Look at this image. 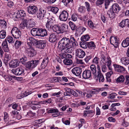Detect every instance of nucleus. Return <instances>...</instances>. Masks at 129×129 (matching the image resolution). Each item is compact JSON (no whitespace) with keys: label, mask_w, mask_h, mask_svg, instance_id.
Masks as SVG:
<instances>
[{"label":"nucleus","mask_w":129,"mask_h":129,"mask_svg":"<svg viewBox=\"0 0 129 129\" xmlns=\"http://www.w3.org/2000/svg\"><path fill=\"white\" fill-rule=\"evenodd\" d=\"M75 43V41L74 37L69 38L65 37L63 38L59 41V45L62 47L63 48L67 47L68 46L71 47L73 44V43Z\"/></svg>","instance_id":"1"},{"label":"nucleus","mask_w":129,"mask_h":129,"mask_svg":"<svg viewBox=\"0 0 129 129\" xmlns=\"http://www.w3.org/2000/svg\"><path fill=\"white\" fill-rule=\"evenodd\" d=\"M39 62V60H34L27 62L26 64V67L29 69H32L35 67Z\"/></svg>","instance_id":"2"},{"label":"nucleus","mask_w":129,"mask_h":129,"mask_svg":"<svg viewBox=\"0 0 129 129\" xmlns=\"http://www.w3.org/2000/svg\"><path fill=\"white\" fill-rule=\"evenodd\" d=\"M11 33L12 36L16 39L19 38L21 35L20 30L16 27H14L13 28Z\"/></svg>","instance_id":"3"},{"label":"nucleus","mask_w":129,"mask_h":129,"mask_svg":"<svg viewBox=\"0 0 129 129\" xmlns=\"http://www.w3.org/2000/svg\"><path fill=\"white\" fill-rule=\"evenodd\" d=\"M46 13V11L45 9L40 8L37 14V18L41 20L46 18L45 17Z\"/></svg>","instance_id":"4"},{"label":"nucleus","mask_w":129,"mask_h":129,"mask_svg":"<svg viewBox=\"0 0 129 129\" xmlns=\"http://www.w3.org/2000/svg\"><path fill=\"white\" fill-rule=\"evenodd\" d=\"M68 16V12L66 11H63L60 13L59 18L61 21H66Z\"/></svg>","instance_id":"5"},{"label":"nucleus","mask_w":129,"mask_h":129,"mask_svg":"<svg viewBox=\"0 0 129 129\" xmlns=\"http://www.w3.org/2000/svg\"><path fill=\"white\" fill-rule=\"evenodd\" d=\"M110 42L115 47H117L119 45V39L116 37L111 36L110 38Z\"/></svg>","instance_id":"6"},{"label":"nucleus","mask_w":129,"mask_h":129,"mask_svg":"<svg viewBox=\"0 0 129 129\" xmlns=\"http://www.w3.org/2000/svg\"><path fill=\"white\" fill-rule=\"evenodd\" d=\"M24 70L21 67L13 69L12 70V72L16 75H20L23 74L24 72Z\"/></svg>","instance_id":"7"},{"label":"nucleus","mask_w":129,"mask_h":129,"mask_svg":"<svg viewBox=\"0 0 129 129\" xmlns=\"http://www.w3.org/2000/svg\"><path fill=\"white\" fill-rule=\"evenodd\" d=\"M115 71L119 73H122L125 71V69L122 66L117 64H114Z\"/></svg>","instance_id":"8"},{"label":"nucleus","mask_w":129,"mask_h":129,"mask_svg":"<svg viewBox=\"0 0 129 129\" xmlns=\"http://www.w3.org/2000/svg\"><path fill=\"white\" fill-rule=\"evenodd\" d=\"M38 10L37 8L34 6H29L27 8L28 13L32 14H35Z\"/></svg>","instance_id":"9"},{"label":"nucleus","mask_w":129,"mask_h":129,"mask_svg":"<svg viewBox=\"0 0 129 129\" xmlns=\"http://www.w3.org/2000/svg\"><path fill=\"white\" fill-rule=\"evenodd\" d=\"M76 63L78 64H81V49H77L76 50Z\"/></svg>","instance_id":"10"},{"label":"nucleus","mask_w":129,"mask_h":129,"mask_svg":"<svg viewBox=\"0 0 129 129\" xmlns=\"http://www.w3.org/2000/svg\"><path fill=\"white\" fill-rule=\"evenodd\" d=\"M46 42L44 41H38L36 45V47L40 49H44L46 46Z\"/></svg>","instance_id":"11"},{"label":"nucleus","mask_w":129,"mask_h":129,"mask_svg":"<svg viewBox=\"0 0 129 129\" xmlns=\"http://www.w3.org/2000/svg\"><path fill=\"white\" fill-rule=\"evenodd\" d=\"M111 9L115 13H117L120 10V8L117 3H114L112 6Z\"/></svg>","instance_id":"12"},{"label":"nucleus","mask_w":129,"mask_h":129,"mask_svg":"<svg viewBox=\"0 0 129 129\" xmlns=\"http://www.w3.org/2000/svg\"><path fill=\"white\" fill-rule=\"evenodd\" d=\"M91 73L90 70H87L84 71L82 74V77L85 79H87L90 78Z\"/></svg>","instance_id":"13"},{"label":"nucleus","mask_w":129,"mask_h":129,"mask_svg":"<svg viewBox=\"0 0 129 129\" xmlns=\"http://www.w3.org/2000/svg\"><path fill=\"white\" fill-rule=\"evenodd\" d=\"M71 47L68 46L66 47L63 48L61 50V51H64L65 53H67L68 52L69 53H71L72 51V47L73 46H74L76 45V44L74 42L73 44L71 45Z\"/></svg>","instance_id":"14"},{"label":"nucleus","mask_w":129,"mask_h":129,"mask_svg":"<svg viewBox=\"0 0 129 129\" xmlns=\"http://www.w3.org/2000/svg\"><path fill=\"white\" fill-rule=\"evenodd\" d=\"M24 22L27 23V26H28L29 27L32 28L34 27L35 25V23L33 19H30L27 21L26 19L24 20Z\"/></svg>","instance_id":"15"},{"label":"nucleus","mask_w":129,"mask_h":129,"mask_svg":"<svg viewBox=\"0 0 129 129\" xmlns=\"http://www.w3.org/2000/svg\"><path fill=\"white\" fill-rule=\"evenodd\" d=\"M35 115V113L32 112L31 111H29L27 113H24L23 115L24 118H29L33 117Z\"/></svg>","instance_id":"16"},{"label":"nucleus","mask_w":129,"mask_h":129,"mask_svg":"<svg viewBox=\"0 0 129 129\" xmlns=\"http://www.w3.org/2000/svg\"><path fill=\"white\" fill-rule=\"evenodd\" d=\"M81 69L79 67H77L74 68L72 70V73L77 76H80L81 74Z\"/></svg>","instance_id":"17"},{"label":"nucleus","mask_w":129,"mask_h":129,"mask_svg":"<svg viewBox=\"0 0 129 129\" xmlns=\"http://www.w3.org/2000/svg\"><path fill=\"white\" fill-rule=\"evenodd\" d=\"M19 61L18 60H13L10 61L9 65L12 67L16 68L19 66Z\"/></svg>","instance_id":"18"},{"label":"nucleus","mask_w":129,"mask_h":129,"mask_svg":"<svg viewBox=\"0 0 129 129\" xmlns=\"http://www.w3.org/2000/svg\"><path fill=\"white\" fill-rule=\"evenodd\" d=\"M27 51L28 55L30 57H33L36 55V52L34 49L32 48H27Z\"/></svg>","instance_id":"19"},{"label":"nucleus","mask_w":129,"mask_h":129,"mask_svg":"<svg viewBox=\"0 0 129 129\" xmlns=\"http://www.w3.org/2000/svg\"><path fill=\"white\" fill-rule=\"evenodd\" d=\"M54 25L53 23L52 20H48L46 24V27L47 29L49 30L51 29Z\"/></svg>","instance_id":"20"},{"label":"nucleus","mask_w":129,"mask_h":129,"mask_svg":"<svg viewBox=\"0 0 129 129\" xmlns=\"http://www.w3.org/2000/svg\"><path fill=\"white\" fill-rule=\"evenodd\" d=\"M25 14L23 10H20L18 11L16 15V17L17 18H22L24 17L25 16Z\"/></svg>","instance_id":"21"},{"label":"nucleus","mask_w":129,"mask_h":129,"mask_svg":"<svg viewBox=\"0 0 129 129\" xmlns=\"http://www.w3.org/2000/svg\"><path fill=\"white\" fill-rule=\"evenodd\" d=\"M129 20L126 19L122 20L119 24L120 27L122 28L125 27L126 26H127L128 27Z\"/></svg>","instance_id":"22"},{"label":"nucleus","mask_w":129,"mask_h":129,"mask_svg":"<svg viewBox=\"0 0 129 129\" xmlns=\"http://www.w3.org/2000/svg\"><path fill=\"white\" fill-rule=\"evenodd\" d=\"M57 39V37L56 35L54 34H51L49 38V41L51 42H55Z\"/></svg>","instance_id":"23"},{"label":"nucleus","mask_w":129,"mask_h":129,"mask_svg":"<svg viewBox=\"0 0 129 129\" xmlns=\"http://www.w3.org/2000/svg\"><path fill=\"white\" fill-rule=\"evenodd\" d=\"M4 41L3 43L2 46L3 50L5 52H8L9 51V49L8 47L7 42Z\"/></svg>","instance_id":"24"},{"label":"nucleus","mask_w":129,"mask_h":129,"mask_svg":"<svg viewBox=\"0 0 129 129\" xmlns=\"http://www.w3.org/2000/svg\"><path fill=\"white\" fill-rule=\"evenodd\" d=\"M115 13L111 9H110L107 12V16H108L111 18H113L115 17Z\"/></svg>","instance_id":"25"},{"label":"nucleus","mask_w":129,"mask_h":129,"mask_svg":"<svg viewBox=\"0 0 129 129\" xmlns=\"http://www.w3.org/2000/svg\"><path fill=\"white\" fill-rule=\"evenodd\" d=\"M60 33H63L66 31L68 29V26L65 24H63L61 25V27H60Z\"/></svg>","instance_id":"26"},{"label":"nucleus","mask_w":129,"mask_h":129,"mask_svg":"<svg viewBox=\"0 0 129 129\" xmlns=\"http://www.w3.org/2000/svg\"><path fill=\"white\" fill-rule=\"evenodd\" d=\"M122 46L124 47H126L129 46V37L126 38L124 40L121 44Z\"/></svg>","instance_id":"27"},{"label":"nucleus","mask_w":129,"mask_h":129,"mask_svg":"<svg viewBox=\"0 0 129 129\" xmlns=\"http://www.w3.org/2000/svg\"><path fill=\"white\" fill-rule=\"evenodd\" d=\"M48 57L44 58L41 64L42 69H44L45 66L48 62Z\"/></svg>","instance_id":"28"},{"label":"nucleus","mask_w":129,"mask_h":129,"mask_svg":"<svg viewBox=\"0 0 129 129\" xmlns=\"http://www.w3.org/2000/svg\"><path fill=\"white\" fill-rule=\"evenodd\" d=\"M22 43V42L20 41L16 40L14 45L15 48L16 49H18L20 48Z\"/></svg>","instance_id":"29"},{"label":"nucleus","mask_w":129,"mask_h":129,"mask_svg":"<svg viewBox=\"0 0 129 129\" xmlns=\"http://www.w3.org/2000/svg\"><path fill=\"white\" fill-rule=\"evenodd\" d=\"M87 47L89 48L93 49L95 48V45L93 42H87Z\"/></svg>","instance_id":"30"},{"label":"nucleus","mask_w":129,"mask_h":129,"mask_svg":"<svg viewBox=\"0 0 129 129\" xmlns=\"http://www.w3.org/2000/svg\"><path fill=\"white\" fill-rule=\"evenodd\" d=\"M0 25L3 30L6 29L7 27L6 22L3 20H0Z\"/></svg>","instance_id":"31"},{"label":"nucleus","mask_w":129,"mask_h":129,"mask_svg":"<svg viewBox=\"0 0 129 129\" xmlns=\"http://www.w3.org/2000/svg\"><path fill=\"white\" fill-rule=\"evenodd\" d=\"M120 60L122 63L124 65H127L129 64V58L123 57L121 58Z\"/></svg>","instance_id":"32"},{"label":"nucleus","mask_w":129,"mask_h":129,"mask_svg":"<svg viewBox=\"0 0 129 129\" xmlns=\"http://www.w3.org/2000/svg\"><path fill=\"white\" fill-rule=\"evenodd\" d=\"M90 38L88 35H83L81 37V41H82L83 42H85L88 41Z\"/></svg>","instance_id":"33"},{"label":"nucleus","mask_w":129,"mask_h":129,"mask_svg":"<svg viewBox=\"0 0 129 129\" xmlns=\"http://www.w3.org/2000/svg\"><path fill=\"white\" fill-rule=\"evenodd\" d=\"M53 30L55 32L58 33H60V27L57 25H55L52 27Z\"/></svg>","instance_id":"34"},{"label":"nucleus","mask_w":129,"mask_h":129,"mask_svg":"<svg viewBox=\"0 0 129 129\" xmlns=\"http://www.w3.org/2000/svg\"><path fill=\"white\" fill-rule=\"evenodd\" d=\"M63 62L64 63L67 65H70L72 63V60L70 59H65L63 60Z\"/></svg>","instance_id":"35"},{"label":"nucleus","mask_w":129,"mask_h":129,"mask_svg":"<svg viewBox=\"0 0 129 129\" xmlns=\"http://www.w3.org/2000/svg\"><path fill=\"white\" fill-rule=\"evenodd\" d=\"M97 76L98 77H96L97 78L96 79H98L99 77V80L100 81H101L102 82H103L104 81V78L103 76L101 73H100V74H98Z\"/></svg>","instance_id":"36"},{"label":"nucleus","mask_w":129,"mask_h":129,"mask_svg":"<svg viewBox=\"0 0 129 129\" xmlns=\"http://www.w3.org/2000/svg\"><path fill=\"white\" fill-rule=\"evenodd\" d=\"M113 1V0H105V8L107 9L110 3Z\"/></svg>","instance_id":"37"},{"label":"nucleus","mask_w":129,"mask_h":129,"mask_svg":"<svg viewBox=\"0 0 129 129\" xmlns=\"http://www.w3.org/2000/svg\"><path fill=\"white\" fill-rule=\"evenodd\" d=\"M69 24L71 28L73 30H75L76 29L77 27L74 23L70 21L69 22Z\"/></svg>","instance_id":"38"},{"label":"nucleus","mask_w":129,"mask_h":129,"mask_svg":"<svg viewBox=\"0 0 129 129\" xmlns=\"http://www.w3.org/2000/svg\"><path fill=\"white\" fill-rule=\"evenodd\" d=\"M40 31L41 32V36L43 37L47 35V33L46 29L41 28L40 29Z\"/></svg>","instance_id":"39"},{"label":"nucleus","mask_w":129,"mask_h":129,"mask_svg":"<svg viewBox=\"0 0 129 129\" xmlns=\"http://www.w3.org/2000/svg\"><path fill=\"white\" fill-rule=\"evenodd\" d=\"M90 68L93 74L94 75L96 74V70L95 66L94 65H91L90 66Z\"/></svg>","instance_id":"40"},{"label":"nucleus","mask_w":129,"mask_h":129,"mask_svg":"<svg viewBox=\"0 0 129 129\" xmlns=\"http://www.w3.org/2000/svg\"><path fill=\"white\" fill-rule=\"evenodd\" d=\"M125 80V78L123 75L120 76L116 79V81L117 82H122L124 81Z\"/></svg>","instance_id":"41"},{"label":"nucleus","mask_w":129,"mask_h":129,"mask_svg":"<svg viewBox=\"0 0 129 129\" xmlns=\"http://www.w3.org/2000/svg\"><path fill=\"white\" fill-rule=\"evenodd\" d=\"M6 36V32L4 30H2L0 32V38H4Z\"/></svg>","instance_id":"42"},{"label":"nucleus","mask_w":129,"mask_h":129,"mask_svg":"<svg viewBox=\"0 0 129 129\" xmlns=\"http://www.w3.org/2000/svg\"><path fill=\"white\" fill-rule=\"evenodd\" d=\"M59 10L58 8L56 7H51V11L54 13H57Z\"/></svg>","instance_id":"43"},{"label":"nucleus","mask_w":129,"mask_h":129,"mask_svg":"<svg viewBox=\"0 0 129 129\" xmlns=\"http://www.w3.org/2000/svg\"><path fill=\"white\" fill-rule=\"evenodd\" d=\"M20 60L22 64H24L27 61V58L25 55H24L23 57L20 59Z\"/></svg>","instance_id":"44"},{"label":"nucleus","mask_w":129,"mask_h":129,"mask_svg":"<svg viewBox=\"0 0 129 129\" xmlns=\"http://www.w3.org/2000/svg\"><path fill=\"white\" fill-rule=\"evenodd\" d=\"M7 42L8 41L9 43H13L14 41H13V38L11 37H8L6 39L5 41H6Z\"/></svg>","instance_id":"45"},{"label":"nucleus","mask_w":129,"mask_h":129,"mask_svg":"<svg viewBox=\"0 0 129 129\" xmlns=\"http://www.w3.org/2000/svg\"><path fill=\"white\" fill-rule=\"evenodd\" d=\"M38 29L37 28H33L31 31V33L32 35L33 36H36L37 35V32Z\"/></svg>","instance_id":"46"},{"label":"nucleus","mask_w":129,"mask_h":129,"mask_svg":"<svg viewBox=\"0 0 129 129\" xmlns=\"http://www.w3.org/2000/svg\"><path fill=\"white\" fill-rule=\"evenodd\" d=\"M33 104L35 106H32L31 108L33 110H35L41 108V105H39L38 103L37 104Z\"/></svg>","instance_id":"47"},{"label":"nucleus","mask_w":129,"mask_h":129,"mask_svg":"<svg viewBox=\"0 0 129 129\" xmlns=\"http://www.w3.org/2000/svg\"><path fill=\"white\" fill-rule=\"evenodd\" d=\"M105 0H97L96 2V5L97 6H99L102 5L104 3Z\"/></svg>","instance_id":"48"},{"label":"nucleus","mask_w":129,"mask_h":129,"mask_svg":"<svg viewBox=\"0 0 129 129\" xmlns=\"http://www.w3.org/2000/svg\"><path fill=\"white\" fill-rule=\"evenodd\" d=\"M58 112L57 109H51L49 110L48 111V113H57Z\"/></svg>","instance_id":"49"},{"label":"nucleus","mask_w":129,"mask_h":129,"mask_svg":"<svg viewBox=\"0 0 129 129\" xmlns=\"http://www.w3.org/2000/svg\"><path fill=\"white\" fill-rule=\"evenodd\" d=\"M85 4L87 11L89 12L91 9V8L89 4L87 2H85Z\"/></svg>","instance_id":"50"},{"label":"nucleus","mask_w":129,"mask_h":129,"mask_svg":"<svg viewBox=\"0 0 129 129\" xmlns=\"http://www.w3.org/2000/svg\"><path fill=\"white\" fill-rule=\"evenodd\" d=\"M124 84L125 85L129 84V75H126L125 78Z\"/></svg>","instance_id":"51"},{"label":"nucleus","mask_w":129,"mask_h":129,"mask_svg":"<svg viewBox=\"0 0 129 129\" xmlns=\"http://www.w3.org/2000/svg\"><path fill=\"white\" fill-rule=\"evenodd\" d=\"M100 61V59L98 57H95L93 60L92 62L96 64H98Z\"/></svg>","instance_id":"52"},{"label":"nucleus","mask_w":129,"mask_h":129,"mask_svg":"<svg viewBox=\"0 0 129 129\" xmlns=\"http://www.w3.org/2000/svg\"><path fill=\"white\" fill-rule=\"evenodd\" d=\"M29 40L31 42V43H32L33 44H36L37 42H38L36 39L31 37L29 38Z\"/></svg>","instance_id":"53"},{"label":"nucleus","mask_w":129,"mask_h":129,"mask_svg":"<svg viewBox=\"0 0 129 129\" xmlns=\"http://www.w3.org/2000/svg\"><path fill=\"white\" fill-rule=\"evenodd\" d=\"M87 42H81V48L83 49L86 48L87 47Z\"/></svg>","instance_id":"54"},{"label":"nucleus","mask_w":129,"mask_h":129,"mask_svg":"<svg viewBox=\"0 0 129 129\" xmlns=\"http://www.w3.org/2000/svg\"><path fill=\"white\" fill-rule=\"evenodd\" d=\"M105 62L107 63V65H110L111 62V58L109 57H107L106 58V59L105 60Z\"/></svg>","instance_id":"55"},{"label":"nucleus","mask_w":129,"mask_h":129,"mask_svg":"<svg viewBox=\"0 0 129 129\" xmlns=\"http://www.w3.org/2000/svg\"><path fill=\"white\" fill-rule=\"evenodd\" d=\"M59 55L62 59L67 58V53L65 52V53L60 54Z\"/></svg>","instance_id":"56"},{"label":"nucleus","mask_w":129,"mask_h":129,"mask_svg":"<svg viewBox=\"0 0 129 129\" xmlns=\"http://www.w3.org/2000/svg\"><path fill=\"white\" fill-rule=\"evenodd\" d=\"M117 95V94L115 93H112L109 95L108 98H109L113 99Z\"/></svg>","instance_id":"57"},{"label":"nucleus","mask_w":129,"mask_h":129,"mask_svg":"<svg viewBox=\"0 0 129 129\" xmlns=\"http://www.w3.org/2000/svg\"><path fill=\"white\" fill-rule=\"evenodd\" d=\"M77 15L76 14H73L72 15V19L74 21H76L77 19Z\"/></svg>","instance_id":"58"},{"label":"nucleus","mask_w":129,"mask_h":129,"mask_svg":"<svg viewBox=\"0 0 129 129\" xmlns=\"http://www.w3.org/2000/svg\"><path fill=\"white\" fill-rule=\"evenodd\" d=\"M113 73V72L112 71H111L108 72L107 73L106 78L107 80H108V79H109V78H110V76H111V75Z\"/></svg>","instance_id":"59"},{"label":"nucleus","mask_w":129,"mask_h":129,"mask_svg":"<svg viewBox=\"0 0 129 129\" xmlns=\"http://www.w3.org/2000/svg\"><path fill=\"white\" fill-rule=\"evenodd\" d=\"M5 58L10 60L11 59V55L10 54L6 53L5 54Z\"/></svg>","instance_id":"60"},{"label":"nucleus","mask_w":129,"mask_h":129,"mask_svg":"<svg viewBox=\"0 0 129 129\" xmlns=\"http://www.w3.org/2000/svg\"><path fill=\"white\" fill-rule=\"evenodd\" d=\"M88 25L90 28H92L94 27V26L92 22L90 21H88Z\"/></svg>","instance_id":"61"},{"label":"nucleus","mask_w":129,"mask_h":129,"mask_svg":"<svg viewBox=\"0 0 129 129\" xmlns=\"http://www.w3.org/2000/svg\"><path fill=\"white\" fill-rule=\"evenodd\" d=\"M13 101V99L12 98H9L6 101V103H8L9 104L12 103Z\"/></svg>","instance_id":"62"},{"label":"nucleus","mask_w":129,"mask_h":129,"mask_svg":"<svg viewBox=\"0 0 129 129\" xmlns=\"http://www.w3.org/2000/svg\"><path fill=\"white\" fill-rule=\"evenodd\" d=\"M101 18L102 21L104 23H105L107 22V17L105 18L104 16H102Z\"/></svg>","instance_id":"63"},{"label":"nucleus","mask_w":129,"mask_h":129,"mask_svg":"<svg viewBox=\"0 0 129 129\" xmlns=\"http://www.w3.org/2000/svg\"><path fill=\"white\" fill-rule=\"evenodd\" d=\"M14 3L12 1H10L8 2L7 4V6L11 8L14 5Z\"/></svg>","instance_id":"64"}]
</instances>
